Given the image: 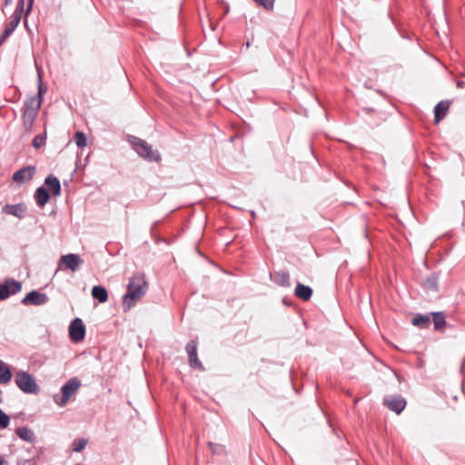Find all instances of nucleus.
I'll list each match as a JSON object with an SVG mask.
<instances>
[{"mask_svg": "<svg viewBox=\"0 0 465 465\" xmlns=\"http://www.w3.org/2000/svg\"><path fill=\"white\" fill-rule=\"evenodd\" d=\"M147 282L143 275H134L129 282L127 292L124 296L123 307L124 311H129L137 301H139L146 292Z\"/></svg>", "mask_w": 465, "mask_h": 465, "instance_id": "nucleus-1", "label": "nucleus"}, {"mask_svg": "<svg viewBox=\"0 0 465 465\" xmlns=\"http://www.w3.org/2000/svg\"><path fill=\"white\" fill-rule=\"evenodd\" d=\"M131 143L135 150V152L143 158L146 159L149 162H159L161 160V155L158 151H153L144 140H142L137 137H133L131 140Z\"/></svg>", "mask_w": 465, "mask_h": 465, "instance_id": "nucleus-2", "label": "nucleus"}, {"mask_svg": "<svg viewBox=\"0 0 465 465\" xmlns=\"http://www.w3.org/2000/svg\"><path fill=\"white\" fill-rule=\"evenodd\" d=\"M80 386L81 382L77 378L70 379L65 384L62 386V395L54 396V402L60 407L65 406L70 398L76 393Z\"/></svg>", "mask_w": 465, "mask_h": 465, "instance_id": "nucleus-3", "label": "nucleus"}, {"mask_svg": "<svg viewBox=\"0 0 465 465\" xmlns=\"http://www.w3.org/2000/svg\"><path fill=\"white\" fill-rule=\"evenodd\" d=\"M15 383L25 393H37L39 386L34 377L26 371H19L15 374Z\"/></svg>", "mask_w": 465, "mask_h": 465, "instance_id": "nucleus-4", "label": "nucleus"}, {"mask_svg": "<svg viewBox=\"0 0 465 465\" xmlns=\"http://www.w3.org/2000/svg\"><path fill=\"white\" fill-rule=\"evenodd\" d=\"M25 0H19L15 12L11 16L10 22L6 25L4 32L0 35V45L4 43L16 29L24 11Z\"/></svg>", "mask_w": 465, "mask_h": 465, "instance_id": "nucleus-5", "label": "nucleus"}, {"mask_svg": "<svg viewBox=\"0 0 465 465\" xmlns=\"http://www.w3.org/2000/svg\"><path fill=\"white\" fill-rule=\"evenodd\" d=\"M83 263V260L77 254H66L63 255L58 262V268L60 270L70 269L73 272H75L79 269L80 265Z\"/></svg>", "mask_w": 465, "mask_h": 465, "instance_id": "nucleus-6", "label": "nucleus"}, {"mask_svg": "<svg viewBox=\"0 0 465 465\" xmlns=\"http://www.w3.org/2000/svg\"><path fill=\"white\" fill-rule=\"evenodd\" d=\"M22 289L20 282L8 279L0 285V301L7 299L10 295L19 292Z\"/></svg>", "mask_w": 465, "mask_h": 465, "instance_id": "nucleus-7", "label": "nucleus"}, {"mask_svg": "<svg viewBox=\"0 0 465 465\" xmlns=\"http://www.w3.org/2000/svg\"><path fill=\"white\" fill-rule=\"evenodd\" d=\"M69 334L71 340L74 342H79L84 340L85 335V327L81 319L76 318L70 323Z\"/></svg>", "mask_w": 465, "mask_h": 465, "instance_id": "nucleus-8", "label": "nucleus"}, {"mask_svg": "<svg viewBox=\"0 0 465 465\" xmlns=\"http://www.w3.org/2000/svg\"><path fill=\"white\" fill-rule=\"evenodd\" d=\"M35 171V166L23 167L13 174V181L19 184L29 182L33 179Z\"/></svg>", "mask_w": 465, "mask_h": 465, "instance_id": "nucleus-9", "label": "nucleus"}, {"mask_svg": "<svg viewBox=\"0 0 465 465\" xmlns=\"http://www.w3.org/2000/svg\"><path fill=\"white\" fill-rule=\"evenodd\" d=\"M186 352L189 357V364L191 367L194 369H198L203 371V367L202 362L199 361L197 357V343L195 341H190L186 345Z\"/></svg>", "mask_w": 465, "mask_h": 465, "instance_id": "nucleus-10", "label": "nucleus"}, {"mask_svg": "<svg viewBox=\"0 0 465 465\" xmlns=\"http://www.w3.org/2000/svg\"><path fill=\"white\" fill-rule=\"evenodd\" d=\"M48 301L47 296L45 293L37 291H32L28 292L22 300V303L25 305H42Z\"/></svg>", "mask_w": 465, "mask_h": 465, "instance_id": "nucleus-11", "label": "nucleus"}, {"mask_svg": "<svg viewBox=\"0 0 465 465\" xmlns=\"http://www.w3.org/2000/svg\"><path fill=\"white\" fill-rule=\"evenodd\" d=\"M384 404L391 411L400 414L406 406V401L400 396H388L384 399Z\"/></svg>", "mask_w": 465, "mask_h": 465, "instance_id": "nucleus-12", "label": "nucleus"}, {"mask_svg": "<svg viewBox=\"0 0 465 465\" xmlns=\"http://www.w3.org/2000/svg\"><path fill=\"white\" fill-rule=\"evenodd\" d=\"M3 211L6 214L23 218L26 213V206L23 203L6 204L4 206Z\"/></svg>", "mask_w": 465, "mask_h": 465, "instance_id": "nucleus-13", "label": "nucleus"}, {"mask_svg": "<svg viewBox=\"0 0 465 465\" xmlns=\"http://www.w3.org/2000/svg\"><path fill=\"white\" fill-rule=\"evenodd\" d=\"M450 108V102L440 101L434 108V121L439 124L446 115Z\"/></svg>", "mask_w": 465, "mask_h": 465, "instance_id": "nucleus-14", "label": "nucleus"}, {"mask_svg": "<svg viewBox=\"0 0 465 465\" xmlns=\"http://www.w3.org/2000/svg\"><path fill=\"white\" fill-rule=\"evenodd\" d=\"M45 185L53 193L54 196H58L61 193V184L57 177L54 174L48 175L45 180Z\"/></svg>", "mask_w": 465, "mask_h": 465, "instance_id": "nucleus-15", "label": "nucleus"}, {"mask_svg": "<svg viewBox=\"0 0 465 465\" xmlns=\"http://www.w3.org/2000/svg\"><path fill=\"white\" fill-rule=\"evenodd\" d=\"M35 199L37 205L43 207L49 201L50 195L47 190L44 186H41L36 189L35 193Z\"/></svg>", "mask_w": 465, "mask_h": 465, "instance_id": "nucleus-16", "label": "nucleus"}, {"mask_svg": "<svg viewBox=\"0 0 465 465\" xmlns=\"http://www.w3.org/2000/svg\"><path fill=\"white\" fill-rule=\"evenodd\" d=\"M294 293L298 298L302 299V301H308L311 299L312 295V290L309 286L298 283L295 288Z\"/></svg>", "mask_w": 465, "mask_h": 465, "instance_id": "nucleus-17", "label": "nucleus"}, {"mask_svg": "<svg viewBox=\"0 0 465 465\" xmlns=\"http://www.w3.org/2000/svg\"><path fill=\"white\" fill-rule=\"evenodd\" d=\"M42 101L41 99H37L35 97H31L28 99L24 106V110L37 114L39 109L41 107Z\"/></svg>", "mask_w": 465, "mask_h": 465, "instance_id": "nucleus-18", "label": "nucleus"}, {"mask_svg": "<svg viewBox=\"0 0 465 465\" xmlns=\"http://www.w3.org/2000/svg\"><path fill=\"white\" fill-rule=\"evenodd\" d=\"M92 296L94 299L98 300L99 302H105L108 300V293L104 287L103 286H94L92 289Z\"/></svg>", "mask_w": 465, "mask_h": 465, "instance_id": "nucleus-19", "label": "nucleus"}, {"mask_svg": "<svg viewBox=\"0 0 465 465\" xmlns=\"http://www.w3.org/2000/svg\"><path fill=\"white\" fill-rule=\"evenodd\" d=\"M12 379V373L9 367L0 360V383L5 384Z\"/></svg>", "mask_w": 465, "mask_h": 465, "instance_id": "nucleus-20", "label": "nucleus"}, {"mask_svg": "<svg viewBox=\"0 0 465 465\" xmlns=\"http://www.w3.org/2000/svg\"><path fill=\"white\" fill-rule=\"evenodd\" d=\"M411 323L421 329L428 328L430 324V316L420 314L411 320Z\"/></svg>", "mask_w": 465, "mask_h": 465, "instance_id": "nucleus-21", "label": "nucleus"}, {"mask_svg": "<svg viewBox=\"0 0 465 465\" xmlns=\"http://www.w3.org/2000/svg\"><path fill=\"white\" fill-rule=\"evenodd\" d=\"M434 329L438 331H442L446 325L445 316L442 312H434L431 313Z\"/></svg>", "mask_w": 465, "mask_h": 465, "instance_id": "nucleus-22", "label": "nucleus"}, {"mask_svg": "<svg viewBox=\"0 0 465 465\" xmlns=\"http://www.w3.org/2000/svg\"><path fill=\"white\" fill-rule=\"evenodd\" d=\"M16 434L19 436L20 439L27 442H33L35 440V433L33 432V430H29L26 427L18 428L16 430Z\"/></svg>", "mask_w": 465, "mask_h": 465, "instance_id": "nucleus-23", "label": "nucleus"}, {"mask_svg": "<svg viewBox=\"0 0 465 465\" xmlns=\"http://www.w3.org/2000/svg\"><path fill=\"white\" fill-rule=\"evenodd\" d=\"M37 114L24 110L23 112V124L25 130H30L34 124L35 119Z\"/></svg>", "mask_w": 465, "mask_h": 465, "instance_id": "nucleus-24", "label": "nucleus"}, {"mask_svg": "<svg viewBox=\"0 0 465 465\" xmlns=\"http://www.w3.org/2000/svg\"><path fill=\"white\" fill-rule=\"evenodd\" d=\"M274 281L281 286H290V276L286 272H279L275 273Z\"/></svg>", "mask_w": 465, "mask_h": 465, "instance_id": "nucleus-25", "label": "nucleus"}, {"mask_svg": "<svg viewBox=\"0 0 465 465\" xmlns=\"http://www.w3.org/2000/svg\"><path fill=\"white\" fill-rule=\"evenodd\" d=\"M74 142L78 147H84L86 145V136L82 132H77L74 136Z\"/></svg>", "mask_w": 465, "mask_h": 465, "instance_id": "nucleus-26", "label": "nucleus"}, {"mask_svg": "<svg viewBox=\"0 0 465 465\" xmlns=\"http://www.w3.org/2000/svg\"><path fill=\"white\" fill-rule=\"evenodd\" d=\"M10 422L9 416L0 410V428L5 429Z\"/></svg>", "mask_w": 465, "mask_h": 465, "instance_id": "nucleus-27", "label": "nucleus"}, {"mask_svg": "<svg viewBox=\"0 0 465 465\" xmlns=\"http://www.w3.org/2000/svg\"><path fill=\"white\" fill-rule=\"evenodd\" d=\"M86 444H87V440L84 439L75 440L74 442V450L76 452H79L85 448Z\"/></svg>", "mask_w": 465, "mask_h": 465, "instance_id": "nucleus-28", "label": "nucleus"}, {"mask_svg": "<svg viewBox=\"0 0 465 465\" xmlns=\"http://www.w3.org/2000/svg\"><path fill=\"white\" fill-rule=\"evenodd\" d=\"M254 2L263 6L267 10H272L273 8L275 0H254Z\"/></svg>", "mask_w": 465, "mask_h": 465, "instance_id": "nucleus-29", "label": "nucleus"}, {"mask_svg": "<svg viewBox=\"0 0 465 465\" xmlns=\"http://www.w3.org/2000/svg\"><path fill=\"white\" fill-rule=\"evenodd\" d=\"M45 137L42 134H38L33 139V146L38 149L45 143Z\"/></svg>", "mask_w": 465, "mask_h": 465, "instance_id": "nucleus-30", "label": "nucleus"}, {"mask_svg": "<svg viewBox=\"0 0 465 465\" xmlns=\"http://www.w3.org/2000/svg\"><path fill=\"white\" fill-rule=\"evenodd\" d=\"M45 93V89L43 88L42 86V84L39 83V85H38V94H37V99H41V101H43V95Z\"/></svg>", "mask_w": 465, "mask_h": 465, "instance_id": "nucleus-31", "label": "nucleus"}, {"mask_svg": "<svg viewBox=\"0 0 465 465\" xmlns=\"http://www.w3.org/2000/svg\"><path fill=\"white\" fill-rule=\"evenodd\" d=\"M33 3H34V0H29L28 1V5H27V9H26V15H28L32 10V7H33Z\"/></svg>", "mask_w": 465, "mask_h": 465, "instance_id": "nucleus-32", "label": "nucleus"}, {"mask_svg": "<svg viewBox=\"0 0 465 465\" xmlns=\"http://www.w3.org/2000/svg\"><path fill=\"white\" fill-rule=\"evenodd\" d=\"M12 1L13 0H5V5H8L12 4Z\"/></svg>", "mask_w": 465, "mask_h": 465, "instance_id": "nucleus-33", "label": "nucleus"}, {"mask_svg": "<svg viewBox=\"0 0 465 465\" xmlns=\"http://www.w3.org/2000/svg\"><path fill=\"white\" fill-rule=\"evenodd\" d=\"M4 464V459L0 456V465Z\"/></svg>", "mask_w": 465, "mask_h": 465, "instance_id": "nucleus-34", "label": "nucleus"}]
</instances>
